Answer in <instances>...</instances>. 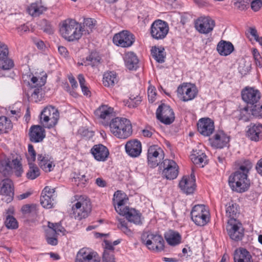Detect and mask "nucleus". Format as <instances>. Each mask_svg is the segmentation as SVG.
Instances as JSON below:
<instances>
[{"label":"nucleus","mask_w":262,"mask_h":262,"mask_svg":"<svg viewBox=\"0 0 262 262\" xmlns=\"http://www.w3.org/2000/svg\"><path fill=\"white\" fill-rule=\"evenodd\" d=\"M109 126L111 133L119 139H127L133 133L131 122L125 118L116 117L112 119Z\"/></svg>","instance_id":"1"},{"label":"nucleus","mask_w":262,"mask_h":262,"mask_svg":"<svg viewBox=\"0 0 262 262\" xmlns=\"http://www.w3.org/2000/svg\"><path fill=\"white\" fill-rule=\"evenodd\" d=\"M59 31L61 36L69 41L77 40L82 35L81 25L71 19H66L61 23Z\"/></svg>","instance_id":"2"},{"label":"nucleus","mask_w":262,"mask_h":262,"mask_svg":"<svg viewBox=\"0 0 262 262\" xmlns=\"http://www.w3.org/2000/svg\"><path fill=\"white\" fill-rule=\"evenodd\" d=\"M13 169L16 176L19 177L23 172L20 161L17 158L4 156L0 159V173L5 177H9L13 173Z\"/></svg>","instance_id":"3"},{"label":"nucleus","mask_w":262,"mask_h":262,"mask_svg":"<svg viewBox=\"0 0 262 262\" xmlns=\"http://www.w3.org/2000/svg\"><path fill=\"white\" fill-rule=\"evenodd\" d=\"M247 177L246 173L236 171L229 177V184L234 191L240 193L245 192L250 185V180Z\"/></svg>","instance_id":"4"},{"label":"nucleus","mask_w":262,"mask_h":262,"mask_svg":"<svg viewBox=\"0 0 262 262\" xmlns=\"http://www.w3.org/2000/svg\"><path fill=\"white\" fill-rule=\"evenodd\" d=\"M59 118L58 111L51 105L45 107L40 115V122L48 128L54 127L57 124Z\"/></svg>","instance_id":"5"},{"label":"nucleus","mask_w":262,"mask_h":262,"mask_svg":"<svg viewBox=\"0 0 262 262\" xmlns=\"http://www.w3.org/2000/svg\"><path fill=\"white\" fill-rule=\"evenodd\" d=\"M36 152L32 144H29L27 154L29 170L26 173V177L29 180H34L40 174L39 169L34 163L36 160Z\"/></svg>","instance_id":"6"},{"label":"nucleus","mask_w":262,"mask_h":262,"mask_svg":"<svg viewBox=\"0 0 262 262\" xmlns=\"http://www.w3.org/2000/svg\"><path fill=\"white\" fill-rule=\"evenodd\" d=\"M72 211L71 216L75 219L81 220L85 219L91 211V203L86 200L78 201L73 205Z\"/></svg>","instance_id":"7"},{"label":"nucleus","mask_w":262,"mask_h":262,"mask_svg":"<svg viewBox=\"0 0 262 262\" xmlns=\"http://www.w3.org/2000/svg\"><path fill=\"white\" fill-rule=\"evenodd\" d=\"M197 94L196 86L189 83H183L177 89L178 97L184 102L193 100L196 97Z\"/></svg>","instance_id":"8"},{"label":"nucleus","mask_w":262,"mask_h":262,"mask_svg":"<svg viewBox=\"0 0 262 262\" xmlns=\"http://www.w3.org/2000/svg\"><path fill=\"white\" fill-rule=\"evenodd\" d=\"M191 217L198 226H203L209 221L208 212L204 205H195L191 211Z\"/></svg>","instance_id":"9"},{"label":"nucleus","mask_w":262,"mask_h":262,"mask_svg":"<svg viewBox=\"0 0 262 262\" xmlns=\"http://www.w3.org/2000/svg\"><path fill=\"white\" fill-rule=\"evenodd\" d=\"M169 31L168 24L161 19L154 21L150 27V34L153 38L159 40L164 39Z\"/></svg>","instance_id":"10"},{"label":"nucleus","mask_w":262,"mask_h":262,"mask_svg":"<svg viewBox=\"0 0 262 262\" xmlns=\"http://www.w3.org/2000/svg\"><path fill=\"white\" fill-rule=\"evenodd\" d=\"M156 117L161 122L167 125L171 124L175 119L172 109L165 104L159 106L156 111Z\"/></svg>","instance_id":"11"},{"label":"nucleus","mask_w":262,"mask_h":262,"mask_svg":"<svg viewBox=\"0 0 262 262\" xmlns=\"http://www.w3.org/2000/svg\"><path fill=\"white\" fill-rule=\"evenodd\" d=\"M142 240L150 250L160 252L164 249V241L161 235L150 233L147 235L145 239L143 237Z\"/></svg>","instance_id":"12"},{"label":"nucleus","mask_w":262,"mask_h":262,"mask_svg":"<svg viewBox=\"0 0 262 262\" xmlns=\"http://www.w3.org/2000/svg\"><path fill=\"white\" fill-rule=\"evenodd\" d=\"M164 154L163 150L158 145L150 146L148 149L147 160L148 165L151 167L157 166L163 159Z\"/></svg>","instance_id":"13"},{"label":"nucleus","mask_w":262,"mask_h":262,"mask_svg":"<svg viewBox=\"0 0 262 262\" xmlns=\"http://www.w3.org/2000/svg\"><path fill=\"white\" fill-rule=\"evenodd\" d=\"M226 229L230 238L235 242L241 241L244 236V229L240 223L228 221Z\"/></svg>","instance_id":"14"},{"label":"nucleus","mask_w":262,"mask_h":262,"mask_svg":"<svg viewBox=\"0 0 262 262\" xmlns=\"http://www.w3.org/2000/svg\"><path fill=\"white\" fill-rule=\"evenodd\" d=\"M113 42L117 46L123 48L129 47L135 42L134 35L128 31L123 30L114 35Z\"/></svg>","instance_id":"15"},{"label":"nucleus","mask_w":262,"mask_h":262,"mask_svg":"<svg viewBox=\"0 0 262 262\" xmlns=\"http://www.w3.org/2000/svg\"><path fill=\"white\" fill-rule=\"evenodd\" d=\"M163 167L162 175L167 180H173L178 175L179 167L175 161L172 160L165 159L161 164Z\"/></svg>","instance_id":"16"},{"label":"nucleus","mask_w":262,"mask_h":262,"mask_svg":"<svg viewBox=\"0 0 262 262\" xmlns=\"http://www.w3.org/2000/svg\"><path fill=\"white\" fill-rule=\"evenodd\" d=\"M0 193L5 197L2 200L7 203H10L14 198V189L12 181L6 178L0 183Z\"/></svg>","instance_id":"17"},{"label":"nucleus","mask_w":262,"mask_h":262,"mask_svg":"<svg viewBox=\"0 0 262 262\" xmlns=\"http://www.w3.org/2000/svg\"><path fill=\"white\" fill-rule=\"evenodd\" d=\"M242 99L247 105H254L259 102L261 95L260 92L253 88L246 87L242 91Z\"/></svg>","instance_id":"18"},{"label":"nucleus","mask_w":262,"mask_h":262,"mask_svg":"<svg viewBox=\"0 0 262 262\" xmlns=\"http://www.w3.org/2000/svg\"><path fill=\"white\" fill-rule=\"evenodd\" d=\"M9 50L8 46L0 41V69L8 71L14 66L13 61L8 57Z\"/></svg>","instance_id":"19"},{"label":"nucleus","mask_w":262,"mask_h":262,"mask_svg":"<svg viewBox=\"0 0 262 262\" xmlns=\"http://www.w3.org/2000/svg\"><path fill=\"white\" fill-rule=\"evenodd\" d=\"M215 24L214 20L210 17H201L195 23L196 29L202 34H208L212 32Z\"/></svg>","instance_id":"20"},{"label":"nucleus","mask_w":262,"mask_h":262,"mask_svg":"<svg viewBox=\"0 0 262 262\" xmlns=\"http://www.w3.org/2000/svg\"><path fill=\"white\" fill-rule=\"evenodd\" d=\"M100 257L95 252L83 248L77 253L75 262H100Z\"/></svg>","instance_id":"21"},{"label":"nucleus","mask_w":262,"mask_h":262,"mask_svg":"<svg viewBox=\"0 0 262 262\" xmlns=\"http://www.w3.org/2000/svg\"><path fill=\"white\" fill-rule=\"evenodd\" d=\"M195 180L194 173L190 176H184L179 182V187L183 192L187 194L193 193L195 189Z\"/></svg>","instance_id":"22"},{"label":"nucleus","mask_w":262,"mask_h":262,"mask_svg":"<svg viewBox=\"0 0 262 262\" xmlns=\"http://www.w3.org/2000/svg\"><path fill=\"white\" fill-rule=\"evenodd\" d=\"M197 126L198 132L205 137L210 136L214 130V122L209 118L200 119Z\"/></svg>","instance_id":"23"},{"label":"nucleus","mask_w":262,"mask_h":262,"mask_svg":"<svg viewBox=\"0 0 262 262\" xmlns=\"http://www.w3.org/2000/svg\"><path fill=\"white\" fill-rule=\"evenodd\" d=\"M29 139L33 143L42 142L46 137L45 129L38 125H32L29 129Z\"/></svg>","instance_id":"24"},{"label":"nucleus","mask_w":262,"mask_h":262,"mask_svg":"<svg viewBox=\"0 0 262 262\" xmlns=\"http://www.w3.org/2000/svg\"><path fill=\"white\" fill-rule=\"evenodd\" d=\"M126 153L132 157H138L142 151L141 142L136 140H131L127 142L125 146Z\"/></svg>","instance_id":"25"},{"label":"nucleus","mask_w":262,"mask_h":262,"mask_svg":"<svg viewBox=\"0 0 262 262\" xmlns=\"http://www.w3.org/2000/svg\"><path fill=\"white\" fill-rule=\"evenodd\" d=\"M91 153L94 158L98 161H106L109 155V151L107 147L100 144L95 145L91 149Z\"/></svg>","instance_id":"26"},{"label":"nucleus","mask_w":262,"mask_h":262,"mask_svg":"<svg viewBox=\"0 0 262 262\" xmlns=\"http://www.w3.org/2000/svg\"><path fill=\"white\" fill-rule=\"evenodd\" d=\"M114 108L108 105L102 104L94 112L95 116L103 121H108L113 116Z\"/></svg>","instance_id":"27"},{"label":"nucleus","mask_w":262,"mask_h":262,"mask_svg":"<svg viewBox=\"0 0 262 262\" xmlns=\"http://www.w3.org/2000/svg\"><path fill=\"white\" fill-rule=\"evenodd\" d=\"M190 158L193 163L200 167H203L207 163L206 154L200 149H193Z\"/></svg>","instance_id":"28"},{"label":"nucleus","mask_w":262,"mask_h":262,"mask_svg":"<svg viewBox=\"0 0 262 262\" xmlns=\"http://www.w3.org/2000/svg\"><path fill=\"white\" fill-rule=\"evenodd\" d=\"M48 8L43 5L41 1L31 4L27 8V12L32 17H38L47 10Z\"/></svg>","instance_id":"29"},{"label":"nucleus","mask_w":262,"mask_h":262,"mask_svg":"<svg viewBox=\"0 0 262 262\" xmlns=\"http://www.w3.org/2000/svg\"><path fill=\"white\" fill-rule=\"evenodd\" d=\"M212 146L222 148L227 146L229 142V137L223 133L216 134L213 137L209 139Z\"/></svg>","instance_id":"30"},{"label":"nucleus","mask_w":262,"mask_h":262,"mask_svg":"<svg viewBox=\"0 0 262 262\" xmlns=\"http://www.w3.org/2000/svg\"><path fill=\"white\" fill-rule=\"evenodd\" d=\"M37 163L39 166L45 172H50L53 170V162L49 155L46 154H38ZM54 165L53 167H54Z\"/></svg>","instance_id":"31"},{"label":"nucleus","mask_w":262,"mask_h":262,"mask_svg":"<svg viewBox=\"0 0 262 262\" xmlns=\"http://www.w3.org/2000/svg\"><path fill=\"white\" fill-rule=\"evenodd\" d=\"M121 215L125 216L126 219L130 222L137 225L141 224V214L139 211L134 208L125 207V211L122 212Z\"/></svg>","instance_id":"32"},{"label":"nucleus","mask_w":262,"mask_h":262,"mask_svg":"<svg viewBox=\"0 0 262 262\" xmlns=\"http://www.w3.org/2000/svg\"><path fill=\"white\" fill-rule=\"evenodd\" d=\"M262 133V125L261 124L251 123L248 126L247 136L250 140L258 141L260 138Z\"/></svg>","instance_id":"33"},{"label":"nucleus","mask_w":262,"mask_h":262,"mask_svg":"<svg viewBox=\"0 0 262 262\" xmlns=\"http://www.w3.org/2000/svg\"><path fill=\"white\" fill-rule=\"evenodd\" d=\"M234 261V262H253L250 252L243 248H241L235 251Z\"/></svg>","instance_id":"34"},{"label":"nucleus","mask_w":262,"mask_h":262,"mask_svg":"<svg viewBox=\"0 0 262 262\" xmlns=\"http://www.w3.org/2000/svg\"><path fill=\"white\" fill-rule=\"evenodd\" d=\"M226 213L227 216L230 219L229 221L232 220L233 222H236L240 213L238 205L232 201L229 202L226 205Z\"/></svg>","instance_id":"35"},{"label":"nucleus","mask_w":262,"mask_h":262,"mask_svg":"<svg viewBox=\"0 0 262 262\" xmlns=\"http://www.w3.org/2000/svg\"><path fill=\"white\" fill-rule=\"evenodd\" d=\"M26 77L30 79V81H28V84L30 86V87L34 89H42V87L46 83L47 76V74H45L42 77L37 78V77H35L31 74L29 75H25L23 77V78H25Z\"/></svg>","instance_id":"36"},{"label":"nucleus","mask_w":262,"mask_h":262,"mask_svg":"<svg viewBox=\"0 0 262 262\" xmlns=\"http://www.w3.org/2000/svg\"><path fill=\"white\" fill-rule=\"evenodd\" d=\"M124 59L125 66L128 70H136L139 67V59L134 53H127Z\"/></svg>","instance_id":"37"},{"label":"nucleus","mask_w":262,"mask_h":262,"mask_svg":"<svg viewBox=\"0 0 262 262\" xmlns=\"http://www.w3.org/2000/svg\"><path fill=\"white\" fill-rule=\"evenodd\" d=\"M216 50L221 55L226 56L230 55L233 51L234 47L229 41L221 40L218 43Z\"/></svg>","instance_id":"38"},{"label":"nucleus","mask_w":262,"mask_h":262,"mask_svg":"<svg viewBox=\"0 0 262 262\" xmlns=\"http://www.w3.org/2000/svg\"><path fill=\"white\" fill-rule=\"evenodd\" d=\"M167 243L170 246L179 244L181 241V236L178 232L169 230L164 234Z\"/></svg>","instance_id":"39"},{"label":"nucleus","mask_w":262,"mask_h":262,"mask_svg":"<svg viewBox=\"0 0 262 262\" xmlns=\"http://www.w3.org/2000/svg\"><path fill=\"white\" fill-rule=\"evenodd\" d=\"M163 47H152L151 49V54L153 58L158 63H163L165 61L166 53Z\"/></svg>","instance_id":"40"},{"label":"nucleus","mask_w":262,"mask_h":262,"mask_svg":"<svg viewBox=\"0 0 262 262\" xmlns=\"http://www.w3.org/2000/svg\"><path fill=\"white\" fill-rule=\"evenodd\" d=\"M117 82L118 78L115 72H107L103 75V83L105 86H113Z\"/></svg>","instance_id":"41"},{"label":"nucleus","mask_w":262,"mask_h":262,"mask_svg":"<svg viewBox=\"0 0 262 262\" xmlns=\"http://www.w3.org/2000/svg\"><path fill=\"white\" fill-rule=\"evenodd\" d=\"M12 128L11 121L5 116H0V134L7 133Z\"/></svg>","instance_id":"42"},{"label":"nucleus","mask_w":262,"mask_h":262,"mask_svg":"<svg viewBox=\"0 0 262 262\" xmlns=\"http://www.w3.org/2000/svg\"><path fill=\"white\" fill-rule=\"evenodd\" d=\"M96 21L91 18H87L84 19L83 27H82V33L90 34L94 28Z\"/></svg>","instance_id":"43"},{"label":"nucleus","mask_w":262,"mask_h":262,"mask_svg":"<svg viewBox=\"0 0 262 262\" xmlns=\"http://www.w3.org/2000/svg\"><path fill=\"white\" fill-rule=\"evenodd\" d=\"M48 227L49 229L46 230L49 231L55 235L57 234H58L59 232L62 234H64L66 230L64 228L61 226L60 223H52L51 222H48Z\"/></svg>","instance_id":"44"},{"label":"nucleus","mask_w":262,"mask_h":262,"mask_svg":"<svg viewBox=\"0 0 262 262\" xmlns=\"http://www.w3.org/2000/svg\"><path fill=\"white\" fill-rule=\"evenodd\" d=\"M100 61V57L97 55L96 53H92L89 56L86 58L85 61H83V63H81V65H91L94 66L97 63H99Z\"/></svg>","instance_id":"45"},{"label":"nucleus","mask_w":262,"mask_h":262,"mask_svg":"<svg viewBox=\"0 0 262 262\" xmlns=\"http://www.w3.org/2000/svg\"><path fill=\"white\" fill-rule=\"evenodd\" d=\"M40 204L43 207L46 208H51L54 205V198L49 196L46 194H42L40 197Z\"/></svg>","instance_id":"46"},{"label":"nucleus","mask_w":262,"mask_h":262,"mask_svg":"<svg viewBox=\"0 0 262 262\" xmlns=\"http://www.w3.org/2000/svg\"><path fill=\"white\" fill-rule=\"evenodd\" d=\"M39 26L40 29L49 34L53 33V27L50 21L46 19H42L39 21Z\"/></svg>","instance_id":"47"},{"label":"nucleus","mask_w":262,"mask_h":262,"mask_svg":"<svg viewBox=\"0 0 262 262\" xmlns=\"http://www.w3.org/2000/svg\"><path fill=\"white\" fill-rule=\"evenodd\" d=\"M249 110V107L246 106L241 110L239 119L244 121V122H248L250 121L252 117V113Z\"/></svg>","instance_id":"48"},{"label":"nucleus","mask_w":262,"mask_h":262,"mask_svg":"<svg viewBox=\"0 0 262 262\" xmlns=\"http://www.w3.org/2000/svg\"><path fill=\"white\" fill-rule=\"evenodd\" d=\"M86 179L84 174H76L72 179V182L81 187H83L86 182Z\"/></svg>","instance_id":"49"},{"label":"nucleus","mask_w":262,"mask_h":262,"mask_svg":"<svg viewBox=\"0 0 262 262\" xmlns=\"http://www.w3.org/2000/svg\"><path fill=\"white\" fill-rule=\"evenodd\" d=\"M5 224L8 229H15L18 226L16 220L13 216L9 215L7 216Z\"/></svg>","instance_id":"50"},{"label":"nucleus","mask_w":262,"mask_h":262,"mask_svg":"<svg viewBox=\"0 0 262 262\" xmlns=\"http://www.w3.org/2000/svg\"><path fill=\"white\" fill-rule=\"evenodd\" d=\"M128 200V199L126 197L116 203L115 206H114L115 210L120 215L122 214V212L125 211V208L127 207L126 206H125V205Z\"/></svg>","instance_id":"51"},{"label":"nucleus","mask_w":262,"mask_h":262,"mask_svg":"<svg viewBox=\"0 0 262 262\" xmlns=\"http://www.w3.org/2000/svg\"><path fill=\"white\" fill-rule=\"evenodd\" d=\"M252 108L250 110L252 115L255 117H262V104H255L251 105Z\"/></svg>","instance_id":"52"},{"label":"nucleus","mask_w":262,"mask_h":262,"mask_svg":"<svg viewBox=\"0 0 262 262\" xmlns=\"http://www.w3.org/2000/svg\"><path fill=\"white\" fill-rule=\"evenodd\" d=\"M118 227L128 236H132L133 232L128 228L127 223L125 221H120Z\"/></svg>","instance_id":"53"},{"label":"nucleus","mask_w":262,"mask_h":262,"mask_svg":"<svg viewBox=\"0 0 262 262\" xmlns=\"http://www.w3.org/2000/svg\"><path fill=\"white\" fill-rule=\"evenodd\" d=\"M46 240L48 244L56 246L58 244V241L56 238V235L52 234L49 231L46 230Z\"/></svg>","instance_id":"54"},{"label":"nucleus","mask_w":262,"mask_h":262,"mask_svg":"<svg viewBox=\"0 0 262 262\" xmlns=\"http://www.w3.org/2000/svg\"><path fill=\"white\" fill-rule=\"evenodd\" d=\"M42 89H35L32 93L30 98L32 101L37 102L41 100L42 94L41 93Z\"/></svg>","instance_id":"55"},{"label":"nucleus","mask_w":262,"mask_h":262,"mask_svg":"<svg viewBox=\"0 0 262 262\" xmlns=\"http://www.w3.org/2000/svg\"><path fill=\"white\" fill-rule=\"evenodd\" d=\"M130 101L129 102V104L128 106L129 107H137L141 101V98L138 96L136 97H134V96H131L129 97Z\"/></svg>","instance_id":"56"},{"label":"nucleus","mask_w":262,"mask_h":262,"mask_svg":"<svg viewBox=\"0 0 262 262\" xmlns=\"http://www.w3.org/2000/svg\"><path fill=\"white\" fill-rule=\"evenodd\" d=\"M127 197L126 194L123 192L121 190H117L116 191L114 194V198L113 199V202L114 205L115 206V204L116 202H118L119 200H121Z\"/></svg>","instance_id":"57"},{"label":"nucleus","mask_w":262,"mask_h":262,"mask_svg":"<svg viewBox=\"0 0 262 262\" xmlns=\"http://www.w3.org/2000/svg\"><path fill=\"white\" fill-rule=\"evenodd\" d=\"M102 262H115L114 254L107 251L103 252Z\"/></svg>","instance_id":"58"},{"label":"nucleus","mask_w":262,"mask_h":262,"mask_svg":"<svg viewBox=\"0 0 262 262\" xmlns=\"http://www.w3.org/2000/svg\"><path fill=\"white\" fill-rule=\"evenodd\" d=\"M252 54L255 60L256 64L259 67H261L262 58L260 55L259 54V53L258 52V50L256 49H254L252 51Z\"/></svg>","instance_id":"59"},{"label":"nucleus","mask_w":262,"mask_h":262,"mask_svg":"<svg viewBox=\"0 0 262 262\" xmlns=\"http://www.w3.org/2000/svg\"><path fill=\"white\" fill-rule=\"evenodd\" d=\"M147 94L149 101L151 103L154 102L156 96L155 88L154 86H149L147 91Z\"/></svg>","instance_id":"60"},{"label":"nucleus","mask_w":262,"mask_h":262,"mask_svg":"<svg viewBox=\"0 0 262 262\" xmlns=\"http://www.w3.org/2000/svg\"><path fill=\"white\" fill-rule=\"evenodd\" d=\"M78 133L81 136L89 139L94 136V132L89 131L88 129L84 127L80 128L78 130Z\"/></svg>","instance_id":"61"},{"label":"nucleus","mask_w":262,"mask_h":262,"mask_svg":"<svg viewBox=\"0 0 262 262\" xmlns=\"http://www.w3.org/2000/svg\"><path fill=\"white\" fill-rule=\"evenodd\" d=\"M233 5L240 10H244L247 8V4L244 0H234Z\"/></svg>","instance_id":"62"},{"label":"nucleus","mask_w":262,"mask_h":262,"mask_svg":"<svg viewBox=\"0 0 262 262\" xmlns=\"http://www.w3.org/2000/svg\"><path fill=\"white\" fill-rule=\"evenodd\" d=\"M261 6V0H254L251 3V9L255 12L258 11Z\"/></svg>","instance_id":"63"},{"label":"nucleus","mask_w":262,"mask_h":262,"mask_svg":"<svg viewBox=\"0 0 262 262\" xmlns=\"http://www.w3.org/2000/svg\"><path fill=\"white\" fill-rule=\"evenodd\" d=\"M55 188H51L49 186H46L42 190V194L49 195L52 198L55 197Z\"/></svg>","instance_id":"64"}]
</instances>
